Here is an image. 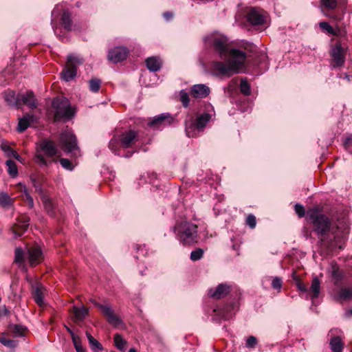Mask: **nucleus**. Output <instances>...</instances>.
Wrapping results in <instances>:
<instances>
[{
  "label": "nucleus",
  "instance_id": "c85d7f7f",
  "mask_svg": "<svg viewBox=\"0 0 352 352\" xmlns=\"http://www.w3.org/2000/svg\"><path fill=\"white\" fill-rule=\"evenodd\" d=\"M43 286L38 285L35 287H32V296L34 298L35 302L38 305V306L42 307L44 306V299H43Z\"/></svg>",
  "mask_w": 352,
  "mask_h": 352
},
{
  "label": "nucleus",
  "instance_id": "f704fd0d",
  "mask_svg": "<svg viewBox=\"0 0 352 352\" xmlns=\"http://www.w3.org/2000/svg\"><path fill=\"white\" fill-rule=\"evenodd\" d=\"M0 148L5 153L7 157H14L19 161L20 160L21 156L16 151L12 149L10 145L8 144L7 142L3 141L0 146Z\"/></svg>",
  "mask_w": 352,
  "mask_h": 352
},
{
  "label": "nucleus",
  "instance_id": "20e7f679",
  "mask_svg": "<svg viewBox=\"0 0 352 352\" xmlns=\"http://www.w3.org/2000/svg\"><path fill=\"white\" fill-rule=\"evenodd\" d=\"M54 109L53 122H67L74 118L76 109L71 105L70 101L65 97H55L52 102Z\"/></svg>",
  "mask_w": 352,
  "mask_h": 352
},
{
  "label": "nucleus",
  "instance_id": "4c0bfd02",
  "mask_svg": "<svg viewBox=\"0 0 352 352\" xmlns=\"http://www.w3.org/2000/svg\"><path fill=\"white\" fill-rule=\"evenodd\" d=\"M330 346L333 352H342L344 344L339 336H334L331 339Z\"/></svg>",
  "mask_w": 352,
  "mask_h": 352
},
{
  "label": "nucleus",
  "instance_id": "ea45409f",
  "mask_svg": "<svg viewBox=\"0 0 352 352\" xmlns=\"http://www.w3.org/2000/svg\"><path fill=\"white\" fill-rule=\"evenodd\" d=\"M336 298L340 300H348L352 298V290L346 287H342L338 292Z\"/></svg>",
  "mask_w": 352,
  "mask_h": 352
},
{
  "label": "nucleus",
  "instance_id": "a19ab883",
  "mask_svg": "<svg viewBox=\"0 0 352 352\" xmlns=\"http://www.w3.org/2000/svg\"><path fill=\"white\" fill-rule=\"evenodd\" d=\"M6 164L8 166V173L10 176L12 178L16 177L18 175V168L16 162L12 160H8L6 162Z\"/></svg>",
  "mask_w": 352,
  "mask_h": 352
},
{
  "label": "nucleus",
  "instance_id": "393cba45",
  "mask_svg": "<svg viewBox=\"0 0 352 352\" xmlns=\"http://www.w3.org/2000/svg\"><path fill=\"white\" fill-rule=\"evenodd\" d=\"M36 116L33 114L26 113L22 118H19L16 130L19 133L25 131L32 122H36Z\"/></svg>",
  "mask_w": 352,
  "mask_h": 352
},
{
  "label": "nucleus",
  "instance_id": "4468645a",
  "mask_svg": "<svg viewBox=\"0 0 352 352\" xmlns=\"http://www.w3.org/2000/svg\"><path fill=\"white\" fill-rule=\"evenodd\" d=\"M211 73L214 76H226L230 77L236 73L230 65L221 61H213L211 65Z\"/></svg>",
  "mask_w": 352,
  "mask_h": 352
},
{
  "label": "nucleus",
  "instance_id": "39448f33",
  "mask_svg": "<svg viewBox=\"0 0 352 352\" xmlns=\"http://www.w3.org/2000/svg\"><path fill=\"white\" fill-rule=\"evenodd\" d=\"M84 59L74 54H69L67 57V63L60 72L61 79L65 82L72 80L77 74V66L82 65Z\"/></svg>",
  "mask_w": 352,
  "mask_h": 352
},
{
  "label": "nucleus",
  "instance_id": "c03bdc74",
  "mask_svg": "<svg viewBox=\"0 0 352 352\" xmlns=\"http://www.w3.org/2000/svg\"><path fill=\"white\" fill-rule=\"evenodd\" d=\"M240 91L245 96H248L251 94V86L248 83L246 78H243L241 80Z\"/></svg>",
  "mask_w": 352,
  "mask_h": 352
},
{
  "label": "nucleus",
  "instance_id": "e2e57ef3",
  "mask_svg": "<svg viewBox=\"0 0 352 352\" xmlns=\"http://www.w3.org/2000/svg\"><path fill=\"white\" fill-rule=\"evenodd\" d=\"M256 344H257L256 338L253 336H250L247 339L245 345L248 348L254 349V348H255Z\"/></svg>",
  "mask_w": 352,
  "mask_h": 352
},
{
  "label": "nucleus",
  "instance_id": "13d9d810",
  "mask_svg": "<svg viewBox=\"0 0 352 352\" xmlns=\"http://www.w3.org/2000/svg\"><path fill=\"white\" fill-rule=\"evenodd\" d=\"M60 163L61 166L67 170H72L74 169V166L72 162L68 159L61 158L60 160Z\"/></svg>",
  "mask_w": 352,
  "mask_h": 352
},
{
  "label": "nucleus",
  "instance_id": "49530a36",
  "mask_svg": "<svg viewBox=\"0 0 352 352\" xmlns=\"http://www.w3.org/2000/svg\"><path fill=\"white\" fill-rule=\"evenodd\" d=\"M292 277L293 280L295 281L296 285L298 290L303 292H307L308 288L305 284H304L299 276L296 274V272H293L292 274Z\"/></svg>",
  "mask_w": 352,
  "mask_h": 352
},
{
  "label": "nucleus",
  "instance_id": "2eb2a0df",
  "mask_svg": "<svg viewBox=\"0 0 352 352\" xmlns=\"http://www.w3.org/2000/svg\"><path fill=\"white\" fill-rule=\"evenodd\" d=\"M330 55L333 67H342L345 62V52L340 42H337L332 47Z\"/></svg>",
  "mask_w": 352,
  "mask_h": 352
},
{
  "label": "nucleus",
  "instance_id": "a878e982",
  "mask_svg": "<svg viewBox=\"0 0 352 352\" xmlns=\"http://www.w3.org/2000/svg\"><path fill=\"white\" fill-rule=\"evenodd\" d=\"M130 252L136 261L147 254V249L144 244L133 243L130 248Z\"/></svg>",
  "mask_w": 352,
  "mask_h": 352
},
{
  "label": "nucleus",
  "instance_id": "dca6fc26",
  "mask_svg": "<svg viewBox=\"0 0 352 352\" xmlns=\"http://www.w3.org/2000/svg\"><path fill=\"white\" fill-rule=\"evenodd\" d=\"M232 286L227 283H220L214 288H210L208 290V296L215 300L225 298L230 293Z\"/></svg>",
  "mask_w": 352,
  "mask_h": 352
},
{
  "label": "nucleus",
  "instance_id": "a211bd4d",
  "mask_svg": "<svg viewBox=\"0 0 352 352\" xmlns=\"http://www.w3.org/2000/svg\"><path fill=\"white\" fill-rule=\"evenodd\" d=\"M30 221V217L26 215H23L17 219V223L11 228L14 238L21 236L28 230Z\"/></svg>",
  "mask_w": 352,
  "mask_h": 352
},
{
  "label": "nucleus",
  "instance_id": "0e129e2a",
  "mask_svg": "<svg viewBox=\"0 0 352 352\" xmlns=\"http://www.w3.org/2000/svg\"><path fill=\"white\" fill-rule=\"evenodd\" d=\"M231 241L232 242V248L236 252V254L239 256L240 254L239 250L241 243L239 240H236V239H232Z\"/></svg>",
  "mask_w": 352,
  "mask_h": 352
},
{
  "label": "nucleus",
  "instance_id": "473e14b6",
  "mask_svg": "<svg viewBox=\"0 0 352 352\" xmlns=\"http://www.w3.org/2000/svg\"><path fill=\"white\" fill-rule=\"evenodd\" d=\"M309 291L311 293V299L314 302V300L319 296L320 292V281L317 276L313 278Z\"/></svg>",
  "mask_w": 352,
  "mask_h": 352
},
{
  "label": "nucleus",
  "instance_id": "69168bd1",
  "mask_svg": "<svg viewBox=\"0 0 352 352\" xmlns=\"http://www.w3.org/2000/svg\"><path fill=\"white\" fill-rule=\"evenodd\" d=\"M64 327H65V329L67 330V331L70 334L72 340L74 338H77L79 337V336H76L74 333V331L71 328L67 327L66 324H65Z\"/></svg>",
  "mask_w": 352,
  "mask_h": 352
},
{
  "label": "nucleus",
  "instance_id": "7ed1b4c3",
  "mask_svg": "<svg viewBox=\"0 0 352 352\" xmlns=\"http://www.w3.org/2000/svg\"><path fill=\"white\" fill-rule=\"evenodd\" d=\"M44 259L43 251L38 245L26 246L23 250L21 247L15 248L14 262L22 264L28 260L30 266L33 267L40 264Z\"/></svg>",
  "mask_w": 352,
  "mask_h": 352
},
{
  "label": "nucleus",
  "instance_id": "c756f323",
  "mask_svg": "<svg viewBox=\"0 0 352 352\" xmlns=\"http://www.w3.org/2000/svg\"><path fill=\"white\" fill-rule=\"evenodd\" d=\"M145 63L147 69L152 72H156L162 67V63L160 60L155 56L147 58Z\"/></svg>",
  "mask_w": 352,
  "mask_h": 352
},
{
  "label": "nucleus",
  "instance_id": "f03ea898",
  "mask_svg": "<svg viewBox=\"0 0 352 352\" xmlns=\"http://www.w3.org/2000/svg\"><path fill=\"white\" fill-rule=\"evenodd\" d=\"M172 230L184 246H193L199 242L198 226L188 221H177Z\"/></svg>",
  "mask_w": 352,
  "mask_h": 352
},
{
  "label": "nucleus",
  "instance_id": "9d476101",
  "mask_svg": "<svg viewBox=\"0 0 352 352\" xmlns=\"http://www.w3.org/2000/svg\"><path fill=\"white\" fill-rule=\"evenodd\" d=\"M245 19L252 26H258L265 23L266 17L261 8L251 7L246 11Z\"/></svg>",
  "mask_w": 352,
  "mask_h": 352
},
{
  "label": "nucleus",
  "instance_id": "1a4fd4ad",
  "mask_svg": "<svg viewBox=\"0 0 352 352\" xmlns=\"http://www.w3.org/2000/svg\"><path fill=\"white\" fill-rule=\"evenodd\" d=\"M173 116L169 113H163L148 119L147 126L153 129H162L171 125L174 122Z\"/></svg>",
  "mask_w": 352,
  "mask_h": 352
},
{
  "label": "nucleus",
  "instance_id": "bf43d9fd",
  "mask_svg": "<svg viewBox=\"0 0 352 352\" xmlns=\"http://www.w3.org/2000/svg\"><path fill=\"white\" fill-rule=\"evenodd\" d=\"M343 146L344 148L352 153V135H350L343 141Z\"/></svg>",
  "mask_w": 352,
  "mask_h": 352
},
{
  "label": "nucleus",
  "instance_id": "4d7b16f0",
  "mask_svg": "<svg viewBox=\"0 0 352 352\" xmlns=\"http://www.w3.org/2000/svg\"><path fill=\"white\" fill-rule=\"evenodd\" d=\"M73 344L76 352H85V349L82 347L80 338H74L72 340Z\"/></svg>",
  "mask_w": 352,
  "mask_h": 352
},
{
  "label": "nucleus",
  "instance_id": "8fccbe9b",
  "mask_svg": "<svg viewBox=\"0 0 352 352\" xmlns=\"http://www.w3.org/2000/svg\"><path fill=\"white\" fill-rule=\"evenodd\" d=\"M319 26L322 30L326 31L329 34L333 35V36L337 35V32L333 29V28L329 25V23L326 22V21L320 22Z\"/></svg>",
  "mask_w": 352,
  "mask_h": 352
},
{
  "label": "nucleus",
  "instance_id": "052dcab7",
  "mask_svg": "<svg viewBox=\"0 0 352 352\" xmlns=\"http://www.w3.org/2000/svg\"><path fill=\"white\" fill-rule=\"evenodd\" d=\"M324 7L333 10L337 7V0H321Z\"/></svg>",
  "mask_w": 352,
  "mask_h": 352
},
{
  "label": "nucleus",
  "instance_id": "37998d69",
  "mask_svg": "<svg viewBox=\"0 0 352 352\" xmlns=\"http://www.w3.org/2000/svg\"><path fill=\"white\" fill-rule=\"evenodd\" d=\"M101 80L94 78L89 80V88L91 92L98 93L101 87Z\"/></svg>",
  "mask_w": 352,
  "mask_h": 352
},
{
  "label": "nucleus",
  "instance_id": "6e6552de",
  "mask_svg": "<svg viewBox=\"0 0 352 352\" xmlns=\"http://www.w3.org/2000/svg\"><path fill=\"white\" fill-rule=\"evenodd\" d=\"M235 304L230 302L225 304L222 307L214 309L212 319L214 322L220 323L221 320H229L234 314Z\"/></svg>",
  "mask_w": 352,
  "mask_h": 352
},
{
  "label": "nucleus",
  "instance_id": "6ab92c4d",
  "mask_svg": "<svg viewBox=\"0 0 352 352\" xmlns=\"http://www.w3.org/2000/svg\"><path fill=\"white\" fill-rule=\"evenodd\" d=\"M212 111H214L212 106L210 104H208L206 105V111L197 116V119L194 120L201 131L210 122L212 118L211 112Z\"/></svg>",
  "mask_w": 352,
  "mask_h": 352
},
{
  "label": "nucleus",
  "instance_id": "680f3d73",
  "mask_svg": "<svg viewBox=\"0 0 352 352\" xmlns=\"http://www.w3.org/2000/svg\"><path fill=\"white\" fill-rule=\"evenodd\" d=\"M246 224L252 229L256 227V219L254 215L250 214L247 217Z\"/></svg>",
  "mask_w": 352,
  "mask_h": 352
},
{
  "label": "nucleus",
  "instance_id": "09e8293b",
  "mask_svg": "<svg viewBox=\"0 0 352 352\" xmlns=\"http://www.w3.org/2000/svg\"><path fill=\"white\" fill-rule=\"evenodd\" d=\"M0 343L10 349H14L18 346L17 340L8 339L3 336L0 337Z\"/></svg>",
  "mask_w": 352,
  "mask_h": 352
},
{
  "label": "nucleus",
  "instance_id": "f8f14e48",
  "mask_svg": "<svg viewBox=\"0 0 352 352\" xmlns=\"http://www.w3.org/2000/svg\"><path fill=\"white\" fill-rule=\"evenodd\" d=\"M129 50L124 46H116L108 52V60L115 64L121 63L126 59L129 55Z\"/></svg>",
  "mask_w": 352,
  "mask_h": 352
},
{
  "label": "nucleus",
  "instance_id": "5fc2aeb1",
  "mask_svg": "<svg viewBox=\"0 0 352 352\" xmlns=\"http://www.w3.org/2000/svg\"><path fill=\"white\" fill-rule=\"evenodd\" d=\"M283 285V281L282 279L279 277H273L272 281V287L277 290L278 292H280Z\"/></svg>",
  "mask_w": 352,
  "mask_h": 352
},
{
  "label": "nucleus",
  "instance_id": "423d86ee",
  "mask_svg": "<svg viewBox=\"0 0 352 352\" xmlns=\"http://www.w3.org/2000/svg\"><path fill=\"white\" fill-rule=\"evenodd\" d=\"M230 57V64L236 74L240 73L245 67L247 59L246 53L238 49H231L228 51Z\"/></svg>",
  "mask_w": 352,
  "mask_h": 352
},
{
  "label": "nucleus",
  "instance_id": "864d4df0",
  "mask_svg": "<svg viewBox=\"0 0 352 352\" xmlns=\"http://www.w3.org/2000/svg\"><path fill=\"white\" fill-rule=\"evenodd\" d=\"M294 210L299 218H302L307 215V212L305 207L300 204H296L294 205Z\"/></svg>",
  "mask_w": 352,
  "mask_h": 352
},
{
  "label": "nucleus",
  "instance_id": "2f4dec72",
  "mask_svg": "<svg viewBox=\"0 0 352 352\" xmlns=\"http://www.w3.org/2000/svg\"><path fill=\"white\" fill-rule=\"evenodd\" d=\"M72 23L70 12L64 10L60 17V24L66 31L70 32L72 30Z\"/></svg>",
  "mask_w": 352,
  "mask_h": 352
},
{
  "label": "nucleus",
  "instance_id": "79ce46f5",
  "mask_svg": "<svg viewBox=\"0 0 352 352\" xmlns=\"http://www.w3.org/2000/svg\"><path fill=\"white\" fill-rule=\"evenodd\" d=\"M34 161L36 164H37L41 167L48 166L51 164L54 160H47L45 158L43 155L41 153H37L34 155Z\"/></svg>",
  "mask_w": 352,
  "mask_h": 352
},
{
  "label": "nucleus",
  "instance_id": "3c124183",
  "mask_svg": "<svg viewBox=\"0 0 352 352\" xmlns=\"http://www.w3.org/2000/svg\"><path fill=\"white\" fill-rule=\"evenodd\" d=\"M204 253V252L203 249L200 248H196L195 250L191 252L190 258L192 261H199L203 258Z\"/></svg>",
  "mask_w": 352,
  "mask_h": 352
},
{
  "label": "nucleus",
  "instance_id": "b1692460",
  "mask_svg": "<svg viewBox=\"0 0 352 352\" xmlns=\"http://www.w3.org/2000/svg\"><path fill=\"white\" fill-rule=\"evenodd\" d=\"M20 100L21 105H26L31 109H34L37 107L36 99L34 92L31 90L27 91L25 94H20Z\"/></svg>",
  "mask_w": 352,
  "mask_h": 352
},
{
  "label": "nucleus",
  "instance_id": "72a5a7b5",
  "mask_svg": "<svg viewBox=\"0 0 352 352\" xmlns=\"http://www.w3.org/2000/svg\"><path fill=\"white\" fill-rule=\"evenodd\" d=\"M331 277L336 286L340 287L342 285L344 274L338 266L334 265L332 267Z\"/></svg>",
  "mask_w": 352,
  "mask_h": 352
},
{
  "label": "nucleus",
  "instance_id": "6e6d98bb",
  "mask_svg": "<svg viewBox=\"0 0 352 352\" xmlns=\"http://www.w3.org/2000/svg\"><path fill=\"white\" fill-rule=\"evenodd\" d=\"M21 190L24 192L25 197V201H27V204L30 208H32L34 207V200L32 196L30 195V193L28 191L27 188L25 186H23V189Z\"/></svg>",
  "mask_w": 352,
  "mask_h": 352
},
{
  "label": "nucleus",
  "instance_id": "7c9ffc66",
  "mask_svg": "<svg viewBox=\"0 0 352 352\" xmlns=\"http://www.w3.org/2000/svg\"><path fill=\"white\" fill-rule=\"evenodd\" d=\"M72 309L75 322L84 320L89 314V309L85 306H82L81 307L73 306Z\"/></svg>",
  "mask_w": 352,
  "mask_h": 352
},
{
  "label": "nucleus",
  "instance_id": "cd10ccee",
  "mask_svg": "<svg viewBox=\"0 0 352 352\" xmlns=\"http://www.w3.org/2000/svg\"><path fill=\"white\" fill-rule=\"evenodd\" d=\"M185 131L188 137H196L201 131L193 120L185 122Z\"/></svg>",
  "mask_w": 352,
  "mask_h": 352
},
{
  "label": "nucleus",
  "instance_id": "c9c22d12",
  "mask_svg": "<svg viewBox=\"0 0 352 352\" xmlns=\"http://www.w3.org/2000/svg\"><path fill=\"white\" fill-rule=\"evenodd\" d=\"M109 148L113 153L115 155H120V138L118 135H114L112 138L110 140L109 142Z\"/></svg>",
  "mask_w": 352,
  "mask_h": 352
},
{
  "label": "nucleus",
  "instance_id": "774afa93",
  "mask_svg": "<svg viewBox=\"0 0 352 352\" xmlns=\"http://www.w3.org/2000/svg\"><path fill=\"white\" fill-rule=\"evenodd\" d=\"M134 153V151H128L126 154L124 155V157L129 158L131 157Z\"/></svg>",
  "mask_w": 352,
  "mask_h": 352
},
{
  "label": "nucleus",
  "instance_id": "338daca9",
  "mask_svg": "<svg viewBox=\"0 0 352 352\" xmlns=\"http://www.w3.org/2000/svg\"><path fill=\"white\" fill-rule=\"evenodd\" d=\"M163 16L166 21H170L173 17V14L170 12H165L163 13Z\"/></svg>",
  "mask_w": 352,
  "mask_h": 352
},
{
  "label": "nucleus",
  "instance_id": "0eeeda50",
  "mask_svg": "<svg viewBox=\"0 0 352 352\" xmlns=\"http://www.w3.org/2000/svg\"><path fill=\"white\" fill-rule=\"evenodd\" d=\"M90 302L94 305V307L100 310L102 314L106 318L107 322L110 324L114 327H118L122 323V320L119 316L115 314L114 311L112 309L111 306L99 303L94 299H90Z\"/></svg>",
  "mask_w": 352,
  "mask_h": 352
},
{
  "label": "nucleus",
  "instance_id": "4be33fe9",
  "mask_svg": "<svg viewBox=\"0 0 352 352\" xmlns=\"http://www.w3.org/2000/svg\"><path fill=\"white\" fill-rule=\"evenodd\" d=\"M40 149L44 152V153L47 156L52 157L56 155L58 153V149L54 142V141L47 139H43L40 145Z\"/></svg>",
  "mask_w": 352,
  "mask_h": 352
},
{
  "label": "nucleus",
  "instance_id": "a18cd8bd",
  "mask_svg": "<svg viewBox=\"0 0 352 352\" xmlns=\"http://www.w3.org/2000/svg\"><path fill=\"white\" fill-rule=\"evenodd\" d=\"M43 205H44V208H45V210L47 212V213L50 217H55L56 212H55V208H54V206L52 201L50 199H45L43 201Z\"/></svg>",
  "mask_w": 352,
  "mask_h": 352
},
{
  "label": "nucleus",
  "instance_id": "9b49d317",
  "mask_svg": "<svg viewBox=\"0 0 352 352\" xmlns=\"http://www.w3.org/2000/svg\"><path fill=\"white\" fill-rule=\"evenodd\" d=\"M60 142L62 148L67 153H71L78 148L76 135L69 131H65L60 133Z\"/></svg>",
  "mask_w": 352,
  "mask_h": 352
},
{
  "label": "nucleus",
  "instance_id": "603ef678",
  "mask_svg": "<svg viewBox=\"0 0 352 352\" xmlns=\"http://www.w3.org/2000/svg\"><path fill=\"white\" fill-rule=\"evenodd\" d=\"M180 101L182 103L184 107L187 108L190 104V98L188 94L184 91L182 90L179 92Z\"/></svg>",
  "mask_w": 352,
  "mask_h": 352
},
{
  "label": "nucleus",
  "instance_id": "f3484780",
  "mask_svg": "<svg viewBox=\"0 0 352 352\" xmlns=\"http://www.w3.org/2000/svg\"><path fill=\"white\" fill-rule=\"evenodd\" d=\"M211 45L221 59L226 58L228 55L227 38L214 37L212 41Z\"/></svg>",
  "mask_w": 352,
  "mask_h": 352
},
{
  "label": "nucleus",
  "instance_id": "f257e3e1",
  "mask_svg": "<svg viewBox=\"0 0 352 352\" xmlns=\"http://www.w3.org/2000/svg\"><path fill=\"white\" fill-rule=\"evenodd\" d=\"M306 220L312 225L313 231L317 235L321 244L327 249H331L335 238V236L333 239L329 236L332 222L329 217L322 212V208L318 206L308 208Z\"/></svg>",
  "mask_w": 352,
  "mask_h": 352
},
{
  "label": "nucleus",
  "instance_id": "ddd939ff",
  "mask_svg": "<svg viewBox=\"0 0 352 352\" xmlns=\"http://www.w3.org/2000/svg\"><path fill=\"white\" fill-rule=\"evenodd\" d=\"M118 136L121 147L125 149L132 148L139 140L138 132L132 129L122 131Z\"/></svg>",
  "mask_w": 352,
  "mask_h": 352
},
{
  "label": "nucleus",
  "instance_id": "5701e85b",
  "mask_svg": "<svg viewBox=\"0 0 352 352\" xmlns=\"http://www.w3.org/2000/svg\"><path fill=\"white\" fill-rule=\"evenodd\" d=\"M30 179L36 192L42 194L43 192V185L46 182L45 175L43 173H34L30 175Z\"/></svg>",
  "mask_w": 352,
  "mask_h": 352
},
{
  "label": "nucleus",
  "instance_id": "bb28decb",
  "mask_svg": "<svg viewBox=\"0 0 352 352\" xmlns=\"http://www.w3.org/2000/svg\"><path fill=\"white\" fill-rule=\"evenodd\" d=\"M8 330L13 337L22 338L25 336L28 328L21 324H9Z\"/></svg>",
  "mask_w": 352,
  "mask_h": 352
},
{
  "label": "nucleus",
  "instance_id": "de8ad7c7",
  "mask_svg": "<svg viewBox=\"0 0 352 352\" xmlns=\"http://www.w3.org/2000/svg\"><path fill=\"white\" fill-rule=\"evenodd\" d=\"M114 342L116 348L120 351H124L126 345V341L124 340L122 336L119 333H116L114 336Z\"/></svg>",
  "mask_w": 352,
  "mask_h": 352
},
{
  "label": "nucleus",
  "instance_id": "412c9836",
  "mask_svg": "<svg viewBox=\"0 0 352 352\" xmlns=\"http://www.w3.org/2000/svg\"><path fill=\"white\" fill-rule=\"evenodd\" d=\"M3 98L7 104L10 107L19 109L21 107L20 94H16L14 91H6L3 93Z\"/></svg>",
  "mask_w": 352,
  "mask_h": 352
},
{
  "label": "nucleus",
  "instance_id": "aec40b11",
  "mask_svg": "<svg viewBox=\"0 0 352 352\" xmlns=\"http://www.w3.org/2000/svg\"><path fill=\"white\" fill-rule=\"evenodd\" d=\"M210 93L209 87L204 84H197L191 87L190 95L195 98H206Z\"/></svg>",
  "mask_w": 352,
  "mask_h": 352
},
{
  "label": "nucleus",
  "instance_id": "58836bf2",
  "mask_svg": "<svg viewBox=\"0 0 352 352\" xmlns=\"http://www.w3.org/2000/svg\"><path fill=\"white\" fill-rule=\"evenodd\" d=\"M14 200L10 197V195L3 191H0V206L3 208H7L12 206Z\"/></svg>",
  "mask_w": 352,
  "mask_h": 352
},
{
  "label": "nucleus",
  "instance_id": "e433bc0d",
  "mask_svg": "<svg viewBox=\"0 0 352 352\" xmlns=\"http://www.w3.org/2000/svg\"><path fill=\"white\" fill-rule=\"evenodd\" d=\"M86 336L87 338L90 348L94 352H100L104 349L102 345L88 331H86Z\"/></svg>",
  "mask_w": 352,
  "mask_h": 352
}]
</instances>
